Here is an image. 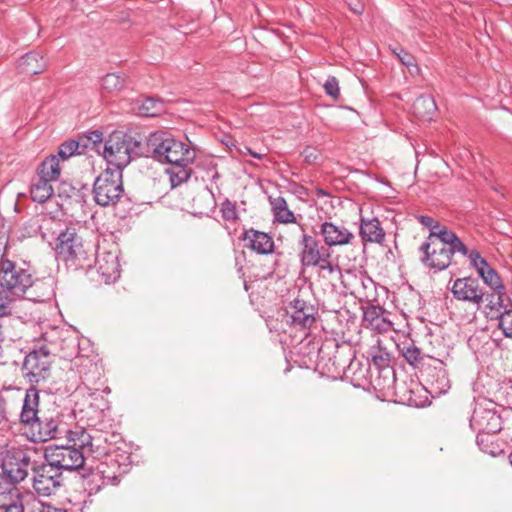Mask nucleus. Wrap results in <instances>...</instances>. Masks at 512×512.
<instances>
[{"label": "nucleus", "mask_w": 512, "mask_h": 512, "mask_svg": "<svg viewBox=\"0 0 512 512\" xmlns=\"http://www.w3.org/2000/svg\"><path fill=\"white\" fill-rule=\"evenodd\" d=\"M144 151V157H151L171 166L167 172L170 175L172 187H177L190 178L189 166L195 159V152L170 133L156 131L144 137Z\"/></svg>", "instance_id": "f257e3e1"}, {"label": "nucleus", "mask_w": 512, "mask_h": 512, "mask_svg": "<svg viewBox=\"0 0 512 512\" xmlns=\"http://www.w3.org/2000/svg\"><path fill=\"white\" fill-rule=\"evenodd\" d=\"M102 156L114 170H122L136 157H144V137L114 131L103 144Z\"/></svg>", "instance_id": "f03ea898"}, {"label": "nucleus", "mask_w": 512, "mask_h": 512, "mask_svg": "<svg viewBox=\"0 0 512 512\" xmlns=\"http://www.w3.org/2000/svg\"><path fill=\"white\" fill-rule=\"evenodd\" d=\"M56 258L74 269L89 268L94 253L85 246L75 227H66L57 237Z\"/></svg>", "instance_id": "7ed1b4c3"}, {"label": "nucleus", "mask_w": 512, "mask_h": 512, "mask_svg": "<svg viewBox=\"0 0 512 512\" xmlns=\"http://www.w3.org/2000/svg\"><path fill=\"white\" fill-rule=\"evenodd\" d=\"M124 192L122 172L107 168L94 181L95 202L103 207L114 205Z\"/></svg>", "instance_id": "20e7f679"}, {"label": "nucleus", "mask_w": 512, "mask_h": 512, "mask_svg": "<svg viewBox=\"0 0 512 512\" xmlns=\"http://www.w3.org/2000/svg\"><path fill=\"white\" fill-rule=\"evenodd\" d=\"M34 283L32 274L26 269L17 267L11 260H0V286L12 295L21 296Z\"/></svg>", "instance_id": "39448f33"}, {"label": "nucleus", "mask_w": 512, "mask_h": 512, "mask_svg": "<svg viewBox=\"0 0 512 512\" xmlns=\"http://www.w3.org/2000/svg\"><path fill=\"white\" fill-rule=\"evenodd\" d=\"M449 359V355L444 359L428 356L427 362L423 363L421 376L428 385L430 393L442 395L450 389L451 383L447 371Z\"/></svg>", "instance_id": "423d86ee"}, {"label": "nucleus", "mask_w": 512, "mask_h": 512, "mask_svg": "<svg viewBox=\"0 0 512 512\" xmlns=\"http://www.w3.org/2000/svg\"><path fill=\"white\" fill-rule=\"evenodd\" d=\"M470 427L477 432V445H481L484 438H490L501 431L502 420L494 409L478 404L470 418Z\"/></svg>", "instance_id": "0eeeda50"}, {"label": "nucleus", "mask_w": 512, "mask_h": 512, "mask_svg": "<svg viewBox=\"0 0 512 512\" xmlns=\"http://www.w3.org/2000/svg\"><path fill=\"white\" fill-rule=\"evenodd\" d=\"M51 363L50 351L45 346L34 349L24 358L23 375L31 384L37 385L49 377Z\"/></svg>", "instance_id": "6e6552de"}, {"label": "nucleus", "mask_w": 512, "mask_h": 512, "mask_svg": "<svg viewBox=\"0 0 512 512\" xmlns=\"http://www.w3.org/2000/svg\"><path fill=\"white\" fill-rule=\"evenodd\" d=\"M86 457L78 448L67 446H49L45 450V460L63 473L83 467Z\"/></svg>", "instance_id": "1a4fd4ad"}, {"label": "nucleus", "mask_w": 512, "mask_h": 512, "mask_svg": "<svg viewBox=\"0 0 512 512\" xmlns=\"http://www.w3.org/2000/svg\"><path fill=\"white\" fill-rule=\"evenodd\" d=\"M71 446L78 448L84 452V456L92 455L98 457L106 454L107 449L104 443L107 441L95 429L85 430L83 428H76L75 430L67 429L65 434Z\"/></svg>", "instance_id": "9d476101"}, {"label": "nucleus", "mask_w": 512, "mask_h": 512, "mask_svg": "<svg viewBox=\"0 0 512 512\" xmlns=\"http://www.w3.org/2000/svg\"><path fill=\"white\" fill-rule=\"evenodd\" d=\"M302 234L299 239V260L304 267H316L326 259H330V249L316 237L304 232L301 227Z\"/></svg>", "instance_id": "9b49d317"}, {"label": "nucleus", "mask_w": 512, "mask_h": 512, "mask_svg": "<svg viewBox=\"0 0 512 512\" xmlns=\"http://www.w3.org/2000/svg\"><path fill=\"white\" fill-rule=\"evenodd\" d=\"M450 290L456 300L471 304L478 309L486 301V293L479 280L472 276L455 279Z\"/></svg>", "instance_id": "f8f14e48"}, {"label": "nucleus", "mask_w": 512, "mask_h": 512, "mask_svg": "<svg viewBox=\"0 0 512 512\" xmlns=\"http://www.w3.org/2000/svg\"><path fill=\"white\" fill-rule=\"evenodd\" d=\"M437 250L432 251V255L421 257V262L429 269L434 271H443L447 269L452 261L455 253H460L468 257L471 250L457 237L448 247H435Z\"/></svg>", "instance_id": "ddd939ff"}, {"label": "nucleus", "mask_w": 512, "mask_h": 512, "mask_svg": "<svg viewBox=\"0 0 512 512\" xmlns=\"http://www.w3.org/2000/svg\"><path fill=\"white\" fill-rule=\"evenodd\" d=\"M33 488L40 496L54 494L62 485V472L58 471L50 462H45L33 468Z\"/></svg>", "instance_id": "4468645a"}, {"label": "nucleus", "mask_w": 512, "mask_h": 512, "mask_svg": "<svg viewBox=\"0 0 512 512\" xmlns=\"http://www.w3.org/2000/svg\"><path fill=\"white\" fill-rule=\"evenodd\" d=\"M30 456L20 448H11L4 452L1 468L2 473L14 481H23L28 475Z\"/></svg>", "instance_id": "2eb2a0df"}, {"label": "nucleus", "mask_w": 512, "mask_h": 512, "mask_svg": "<svg viewBox=\"0 0 512 512\" xmlns=\"http://www.w3.org/2000/svg\"><path fill=\"white\" fill-rule=\"evenodd\" d=\"M35 441L46 442L51 439H59L67 432L66 424L58 412L47 414L41 412L37 423H35Z\"/></svg>", "instance_id": "dca6fc26"}, {"label": "nucleus", "mask_w": 512, "mask_h": 512, "mask_svg": "<svg viewBox=\"0 0 512 512\" xmlns=\"http://www.w3.org/2000/svg\"><path fill=\"white\" fill-rule=\"evenodd\" d=\"M341 283L345 293L359 300L368 299L374 286L373 280L363 272L350 269L341 274Z\"/></svg>", "instance_id": "f3484780"}, {"label": "nucleus", "mask_w": 512, "mask_h": 512, "mask_svg": "<svg viewBox=\"0 0 512 512\" xmlns=\"http://www.w3.org/2000/svg\"><path fill=\"white\" fill-rule=\"evenodd\" d=\"M98 274L105 283L116 281L120 277L119 251L99 247L94 259Z\"/></svg>", "instance_id": "a211bd4d"}, {"label": "nucleus", "mask_w": 512, "mask_h": 512, "mask_svg": "<svg viewBox=\"0 0 512 512\" xmlns=\"http://www.w3.org/2000/svg\"><path fill=\"white\" fill-rule=\"evenodd\" d=\"M486 307L491 319L498 320V328L503 335L512 339V301L510 298L493 297L492 301L486 304Z\"/></svg>", "instance_id": "6ab92c4d"}, {"label": "nucleus", "mask_w": 512, "mask_h": 512, "mask_svg": "<svg viewBox=\"0 0 512 512\" xmlns=\"http://www.w3.org/2000/svg\"><path fill=\"white\" fill-rule=\"evenodd\" d=\"M286 314L292 325L306 329L314 324L317 310L314 305L297 297L286 308Z\"/></svg>", "instance_id": "aec40b11"}, {"label": "nucleus", "mask_w": 512, "mask_h": 512, "mask_svg": "<svg viewBox=\"0 0 512 512\" xmlns=\"http://www.w3.org/2000/svg\"><path fill=\"white\" fill-rule=\"evenodd\" d=\"M320 234L329 249L331 247L348 245L355 238L354 234L344 225L328 221L320 225Z\"/></svg>", "instance_id": "412c9836"}, {"label": "nucleus", "mask_w": 512, "mask_h": 512, "mask_svg": "<svg viewBox=\"0 0 512 512\" xmlns=\"http://www.w3.org/2000/svg\"><path fill=\"white\" fill-rule=\"evenodd\" d=\"M457 237L456 233L447 227H441L439 230L430 232L419 248L422 253L421 257L432 255V251L437 250L435 247H448Z\"/></svg>", "instance_id": "4be33fe9"}, {"label": "nucleus", "mask_w": 512, "mask_h": 512, "mask_svg": "<svg viewBox=\"0 0 512 512\" xmlns=\"http://www.w3.org/2000/svg\"><path fill=\"white\" fill-rule=\"evenodd\" d=\"M39 392L35 388L26 390L20 412V422L25 426L35 428V423L39 418Z\"/></svg>", "instance_id": "5701e85b"}, {"label": "nucleus", "mask_w": 512, "mask_h": 512, "mask_svg": "<svg viewBox=\"0 0 512 512\" xmlns=\"http://www.w3.org/2000/svg\"><path fill=\"white\" fill-rule=\"evenodd\" d=\"M243 239L246 246L258 254L266 255L274 250V241L267 233L251 229L244 233Z\"/></svg>", "instance_id": "b1692460"}, {"label": "nucleus", "mask_w": 512, "mask_h": 512, "mask_svg": "<svg viewBox=\"0 0 512 512\" xmlns=\"http://www.w3.org/2000/svg\"><path fill=\"white\" fill-rule=\"evenodd\" d=\"M359 235L363 242L382 244L385 240V231L377 218L361 217Z\"/></svg>", "instance_id": "393cba45"}, {"label": "nucleus", "mask_w": 512, "mask_h": 512, "mask_svg": "<svg viewBox=\"0 0 512 512\" xmlns=\"http://www.w3.org/2000/svg\"><path fill=\"white\" fill-rule=\"evenodd\" d=\"M59 349L61 357L72 359L80 354V340L78 332L69 328L62 330L59 335Z\"/></svg>", "instance_id": "a878e982"}, {"label": "nucleus", "mask_w": 512, "mask_h": 512, "mask_svg": "<svg viewBox=\"0 0 512 512\" xmlns=\"http://www.w3.org/2000/svg\"><path fill=\"white\" fill-rule=\"evenodd\" d=\"M363 322L372 330L383 333L392 328V322L384 317V310L379 306H369L363 311Z\"/></svg>", "instance_id": "bb28decb"}, {"label": "nucleus", "mask_w": 512, "mask_h": 512, "mask_svg": "<svg viewBox=\"0 0 512 512\" xmlns=\"http://www.w3.org/2000/svg\"><path fill=\"white\" fill-rule=\"evenodd\" d=\"M47 67V61L39 52L33 51L25 54L18 62L20 73L33 76L43 72Z\"/></svg>", "instance_id": "cd10ccee"}, {"label": "nucleus", "mask_w": 512, "mask_h": 512, "mask_svg": "<svg viewBox=\"0 0 512 512\" xmlns=\"http://www.w3.org/2000/svg\"><path fill=\"white\" fill-rule=\"evenodd\" d=\"M479 276L484 281V283L493 290V292L490 294L486 293L487 303L492 301L493 297H499L500 299H505L508 297L499 274L490 265L487 267V269L482 270Z\"/></svg>", "instance_id": "c85d7f7f"}, {"label": "nucleus", "mask_w": 512, "mask_h": 512, "mask_svg": "<svg viewBox=\"0 0 512 512\" xmlns=\"http://www.w3.org/2000/svg\"><path fill=\"white\" fill-rule=\"evenodd\" d=\"M50 179L41 178L36 175L31 182V199L37 203H44L52 197L54 189Z\"/></svg>", "instance_id": "c756f323"}, {"label": "nucleus", "mask_w": 512, "mask_h": 512, "mask_svg": "<svg viewBox=\"0 0 512 512\" xmlns=\"http://www.w3.org/2000/svg\"><path fill=\"white\" fill-rule=\"evenodd\" d=\"M400 354L414 368L422 370L423 363L427 362V357L413 342H403L397 345Z\"/></svg>", "instance_id": "7c9ffc66"}, {"label": "nucleus", "mask_w": 512, "mask_h": 512, "mask_svg": "<svg viewBox=\"0 0 512 512\" xmlns=\"http://www.w3.org/2000/svg\"><path fill=\"white\" fill-rule=\"evenodd\" d=\"M412 108L416 117L430 121L437 110V105L432 96L420 95L414 101Z\"/></svg>", "instance_id": "2f4dec72"}, {"label": "nucleus", "mask_w": 512, "mask_h": 512, "mask_svg": "<svg viewBox=\"0 0 512 512\" xmlns=\"http://www.w3.org/2000/svg\"><path fill=\"white\" fill-rule=\"evenodd\" d=\"M368 356L371 358L373 365L381 371L387 372L394 376V370L390 365V353L379 345H373L368 351Z\"/></svg>", "instance_id": "473e14b6"}, {"label": "nucleus", "mask_w": 512, "mask_h": 512, "mask_svg": "<svg viewBox=\"0 0 512 512\" xmlns=\"http://www.w3.org/2000/svg\"><path fill=\"white\" fill-rule=\"evenodd\" d=\"M136 110L140 116L156 117L164 112V104L161 100L152 97H144L136 101Z\"/></svg>", "instance_id": "72a5a7b5"}, {"label": "nucleus", "mask_w": 512, "mask_h": 512, "mask_svg": "<svg viewBox=\"0 0 512 512\" xmlns=\"http://www.w3.org/2000/svg\"><path fill=\"white\" fill-rule=\"evenodd\" d=\"M37 176L50 179L51 182L58 180L60 176V166L59 159L56 155H51L40 164Z\"/></svg>", "instance_id": "f704fd0d"}, {"label": "nucleus", "mask_w": 512, "mask_h": 512, "mask_svg": "<svg viewBox=\"0 0 512 512\" xmlns=\"http://www.w3.org/2000/svg\"><path fill=\"white\" fill-rule=\"evenodd\" d=\"M126 78L118 73H108L101 79V89L107 93H117L126 87Z\"/></svg>", "instance_id": "c9c22d12"}, {"label": "nucleus", "mask_w": 512, "mask_h": 512, "mask_svg": "<svg viewBox=\"0 0 512 512\" xmlns=\"http://www.w3.org/2000/svg\"><path fill=\"white\" fill-rule=\"evenodd\" d=\"M86 144L77 140H69L62 143L58 148L57 158H61L62 160H67L71 156L75 154H82L85 152Z\"/></svg>", "instance_id": "e433bc0d"}, {"label": "nucleus", "mask_w": 512, "mask_h": 512, "mask_svg": "<svg viewBox=\"0 0 512 512\" xmlns=\"http://www.w3.org/2000/svg\"><path fill=\"white\" fill-rule=\"evenodd\" d=\"M79 141L86 144L85 151L87 149L95 150L100 153V149H103V133L100 130H94L80 136Z\"/></svg>", "instance_id": "4c0bfd02"}, {"label": "nucleus", "mask_w": 512, "mask_h": 512, "mask_svg": "<svg viewBox=\"0 0 512 512\" xmlns=\"http://www.w3.org/2000/svg\"><path fill=\"white\" fill-rule=\"evenodd\" d=\"M13 507L23 508L22 496L19 490H12L10 493L0 492V510Z\"/></svg>", "instance_id": "58836bf2"}, {"label": "nucleus", "mask_w": 512, "mask_h": 512, "mask_svg": "<svg viewBox=\"0 0 512 512\" xmlns=\"http://www.w3.org/2000/svg\"><path fill=\"white\" fill-rule=\"evenodd\" d=\"M393 53L398 57L403 65H405L409 72L413 75L419 72V67L415 62L413 55L405 51L403 48L398 47L393 49Z\"/></svg>", "instance_id": "ea45409f"}, {"label": "nucleus", "mask_w": 512, "mask_h": 512, "mask_svg": "<svg viewBox=\"0 0 512 512\" xmlns=\"http://www.w3.org/2000/svg\"><path fill=\"white\" fill-rule=\"evenodd\" d=\"M11 295L12 294L5 289L0 291V318L11 314L13 302Z\"/></svg>", "instance_id": "a19ab883"}, {"label": "nucleus", "mask_w": 512, "mask_h": 512, "mask_svg": "<svg viewBox=\"0 0 512 512\" xmlns=\"http://www.w3.org/2000/svg\"><path fill=\"white\" fill-rule=\"evenodd\" d=\"M467 258L469 259L470 265L477 271L478 275L482 272V270L487 269L489 266L486 259L483 258L476 249H472Z\"/></svg>", "instance_id": "79ce46f5"}, {"label": "nucleus", "mask_w": 512, "mask_h": 512, "mask_svg": "<svg viewBox=\"0 0 512 512\" xmlns=\"http://www.w3.org/2000/svg\"><path fill=\"white\" fill-rule=\"evenodd\" d=\"M324 90L326 94L333 99H337L340 94L339 83L336 77L329 76L324 83Z\"/></svg>", "instance_id": "37998d69"}, {"label": "nucleus", "mask_w": 512, "mask_h": 512, "mask_svg": "<svg viewBox=\"0 0 512 512\" xmlns=\"http://www.w3.org/2000/svg\"><path fill=\"white\" fill-rule=\"evenodd\" d=\"M18 483L20 482L8 478L3 473L0 474V492L10 493L12 490H19L16 486Z\"/></svg>", "instance_id": "c03bdc74"}, {"label": "nucleus", "mask_w": 512, "mask_h": 512, "mask_svg": "<svg viewBox=\"0 0 512 512\" xmlns=\"http://www.w3.org/2000/svg\"><path fill=\"white\" fill-rule=\"evenodd\" d=\"M316 267H319L320 272H327L328 274L338 273L340 276L343 274L338 265L333 264L330 259H326L324 262H321Z\"/></svg>", "instance_id": "a18cd8bd"}, {"label": "nucleus", "mask_w": 512, "mask_h": 512, "mask_svg": "<svg viewBox=\"0 0 512 512\" xmlns=\"http://www.w3.org/2000/svg\"><path fill=\"white\" fill-rule=\"evenodd\" d=\"M274 217L281 223H292L295 221L294 214L291 210L288 209V207L275 213Z\"/></svg>", "instance_id": "49530a36"}, {"label": "nucleus", "mask_w": 512, "mask_h": 512, "mask_svg": "<svg viewBox=\"0 0 512 512\" xmlns=\"http://www.w3.org/2000/svg\"><path fill=\"white\" fill-rule=\"evenodd\" d=\"M223 217L227 220H233L237 217L236 208L234 204L226 201L222 204Z\"/></svg>", "instance_id": "de8ad7c7"}, {"label": "nucleus", "mask_w": 512, "mask_h": 512, "mask_svg": "<svg viewBox=\"0 0 512 512\" xmlns=\"http://www.w3.org/2000/svg\"><path fill=\"white\" fill-rule=\"evenodd\" d=\"M100 480V471L97 472H91L85 479H84V485L86 489L90 490V493L92 491L97 492L100 489V486L90 487V483L96 482Z\"/></svg>", "instance_id": "09e8293b"}, {"label": "nucleus", "mask_w": 512, "mask_h": 512, "mask_svg": "<svg viewBox=\"0 0 512 512\" xmlns=\"http://www.w3.org/2000/svg\"><path fill=\"white\" fill-rule=\"evenodd\" d=\"M416 219L418 220V222L421 225L428 228L430 230V232L436 231L435 230L436 220L434 218L427 216V215H418V216H416Z\"/></svg>", "instance_id": "8fccbe9b"}, {"label": "nucleus", "mask_w": 512, "mask_h": 512, "mask_svg": "<svg viewBox=\"0 0 512 512\" xmlns=\"http://www.w3.org/2000/svg\"><path fill=\"white\" fill-rule=\"evenodd\" d=\"M273 213H277L278 211L287 208L286 200L283 197H277L273 201H271Z\"/></svg>", "instance_id": "3c124183"}, {"label": "nucleus", "mask_w": 512, "mask_h": 512, "mask_svg": "<svg viewBox=\"0 0 512 512\" xmlns=\"http://www.w3.org/2000/svg\"><path fill=\"white\" fill-rule=\"evenodd\" d=\"M494 436L495 435H492L490 438H484L483 444L478 445L483 452L495 455L496 452L494 451V449L490 447V445L493 443L492 439L494 438Z\"/></svg>", "instance_id": "603ef678"}, {"label": "nucleus", "mask_w": 512, "mask_h": 512, "mask_svg": "<svg viewBox=\"0 0 512 512\" xmlns=\"http://www.w3.org/2000/svg\"><path fill=\"white\" fill-rule=\"evenodd\" d=\"M349 6H350V9L356 13V14H361L363 12V6L362 4L359 2V1H356L355 4H353L352 2L349 3Z\"/></svg>", "instance_id": "864d4df0"}, {"label": "nucleus", "mask_w": 512, "mask_h": 512, "mask_svg": "<svg viewBox=\"0 0 512 512\" xmlns=\"http://www.w3.org/2000/svg\"><path fill=\"white\" fill-rule=\"evenodd\" d=\"M40 512H66L63 509L56 508L50 505H42Z\"/></svg>", "instance_id": "5fc2aeb1"}, {"label": "nucleus", "mask_w": 512, "mask_h": 512, "mask_svg": "<svg viewBox=\"0 0 512 512\" xmlns=\"http://www.w3.org/2000/svg\"><path fill=\"white\" fill-rule=\"evenodd\" d=\"M207 173H208V175H210V180L212 182H216L220 177L219 173L217 172V170L215 168L209 170Z\"/></svg>", "instance_id": "6e6d98bb"}, {"label": "nucleus", "mask_w": 512, "mask_h": 512, "mask_svg": "<svg viewBox=\"0 0 512 512\" xmlns=\"http://www.w3.org/2000/svg\"><path fill=\"white\" fill-rule=\"evenodd\" d=\"M245 149L247 150V152H248L252 157H254V158H256V159H262V157H263V155H262V154H260V153H256V152L252 151V150H251L250 148H248V147H246Z\"/></svg>", "instance_id": "4d7b16f0"}, {"label": "nucleus", "mask_w": 512, "mask_h": 512, "mask_svg": "<svg viewBox=\"0 0 512 512\" xmlns=\"http://www.w3.org/2000/svg\"><path fill=\"white\" fill-rule=\"evenodd\" d=\"M0 512H24V508L13 507L7 510H0Z\"/></svg>", "instance_id": "13d9d810"}, {"label": "nucleus", "mask_w": 512, "mask_h": 512, "mask_svg": "<svg viewBox=\"0 0 512 512\" xmlns=\"http://www.w3.org/2000/svg\"><path fill=\"white\" fill-rule=\"evenodd\" d=\"M30 22H31L32 25H34V27L36 29V34L38 35L39 34V29H38V26H37L35 20L31 18Z\"/></svg>", "instance_id": "bf43d9fd"}, {"label": "nucleus", "mask_w": 512, "mask_h": 512, "mask_svg": "<svg viewBox=\"0 0 512 512\" xmlns=\"http://www.w3.org/2000/svg\"><path fill=\"white\" fill-rule=\"evenodd\" d=\"M441 227L443 226L436 220L435 230H439Z\"/></svg>", "instance_id": "052dcab7"}, {"label": "nucleus", "mask_w": 512, "mask_h": 512, "mask_svg": "<svg viewBox=\"0 0 512 512\" xmlns=\"http://www.w3.org/2000/svg\"><path fill=\"white\" fill-rule=\"evenodd\" d=\"M509 461H510V463H511V465H512V452H511V453H510V455H509Z\"/></svg>", "instance_id": "680f3d73"}]
</instances>
